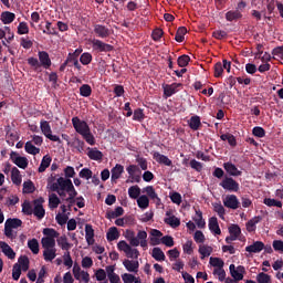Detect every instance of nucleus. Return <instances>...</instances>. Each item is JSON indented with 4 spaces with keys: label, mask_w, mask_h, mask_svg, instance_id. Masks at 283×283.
<instances>
[{
    "label": "nucleus",
    "mask_w": 283,
    "mask_h": 283,
    "mask_svg": "<svg viewBox=\"0 0 283 283\" xmlns=\"http://www.w3.org/2000/svg\"><path fill=\"white\" fill-rule=\"evenodd\" d=\"M72 125L76 134H80L87 145H96V137H94V134H92V129L90 128V124H87V122L82 120L78 118V116H75L72 118Z\"/></svg>",
    "instance_id": "nucleus-1"
},
{
    "label": "nucleus",
    "mask_w": 283,
    "mask_h": 283,
    "mask_svg": "<svg viewBox=\"0 0 283 283\" xmlns=\"http://www.w3.org/2000/svg\"><path fill=\"white\" fill-rule=\"evenodd\" d=\"M38 56L39 59L29 57L27 60L28 65H30L34 72H39L41 67L44 70H50V67H52V60L50 59V54L46 51H39Z\"/></svg>",
    "instance_id": "nucleus-2"
},
{
    "label": "nucleus",
    "mask_w": 283,
    "mask_h": 283,
    "mask_svg": "<svg viewBox=\"0 0 283 283\" xmlns=\"http://www.w3.org/2000/svg\"><path fill=\"white\" fill-rule=\"evenodd\" d=\"M54 180H56L55 177H51L48 180V189H50L51 191H59V190L67 191V189L72 185V179H65L63 177H60L57 178L56 182H54Z\"/></svg>",
    "instance_id": "nucleus-3"
},
{
    "label": "nucleus",
    "mask_w": 283,
    "mask_h": 283,
    "mask_svg": "<svg viewBox=\"0 0 283 283\" xmlns=\"http://www.w3.org/2000/svg\"><path fill=\"white\" fill-rule=\"evenodd\" d=\"M222 189L233 193L240 191V184L233 179V177L226 176L222 181L219 184Z\"/></svg>",
    "instance_id": "nucleus-4"
},
{
    "label": "nucleus",
    "mask_w": 283,
    "mask_h": 283,
    "mask_svg": "<svg viewBox=\"0 0 283 283\" xmlns=\"http://www.w3.org/2000/svg\"><path fill=\"white\" fill-rule=\"evenodd\" d=\"M40 129H41L43 136H45V138H48L49 140H52V143L61 144V137H59L56 135H52V126H50V122L41 120Z\"/></svg>",
    "instance_id": "nucleus-5"
},
{
    "label": "nucleus",
    "mask_w": 283,
    "mask_h": 283,
    "mask_svg": "<svg viewBox=\"0 0 283 283\" xmlns=\"http://www.w3.org/2000/svg\"><path fill=\"white\" fill-rule=\"evenodd\" d=\"M43 202H45L43 197L33 200V216H35L38 220H43L45 218V208H43Z\"/></svg>",
    "instance_id": "nucleus-6"
},
{
    "label": "nucleus",
    "mask_w": 283,
    "mask_h": 283,
    "mask_svg": "<svg viewBox=\"0 0 283 283\" xmlns=\"http://www.w3.org/2000/svg\"><path fill=\"white\" fill-rule=\"evenodd\" d=\"M91 43L95 52H114V45L107 44L98 39H93Z\"/></svg>",
    "instance_id": "nucleus-7"
},
{
    "label": "nucleus",
    "mask_w": 283,
    "mask_h": 283,
    "mask_svg": "<svg viewBox=\"0 0 283 283\" xmlns=\"http://www.w3.org/2000/svg\"><path fill=\"white\" fill-rule=\"evenodd\" d=\"M10 160H12L13 165H17L20 169H28L29 161L25 157L19 156V153L11 151Z\"/></svg>",
    "instance_id": "nucleus-8"
},
{
    "label": "nucleus",
    "mask_w": 283,
    "mask_h": 283,
    "mask_svg": "<svg viewBox=\"0 0 283 283\" xmlns=\"http://www.w3.org/2000/svg\"><path fill=\"white\" fill-rule=\"evenodd\" d=\"M178 87H182V83L163 84L165 98H171L174 94H178Z\"/></svg>",
    "instance_id": "nucleus-9"
},
{
    "label": "nucleus",
    "mask_w": 283,
    "mask_h": 283,
    "mask_svg": "<svg viewBox=\"0 0 283 283\" xmlns=\"http://www.w3.org/2000/svg\"><path fill=\"white\" fill-rule=\"evenodd\" d=\"M126 171L129 176L130 182H140V168L136 165H129L126 168Z\"/></svg>",
    "instance_id": "nucleus-10"
},
{
    "label": "nucleus",
    "mask_w": 283,
    "mask_h": 283,
    "mask_svg": "<svg viewBox=\"0 0 283 283\" xmlns=\"http://www.w3.org/2000/svg\"><path fill=\"white\" fill-rule=\"evenodd\" d=\"M230 275L233 277L235 282H240L241 280H244V266L239 265L235 269V264H230Z\"/></svg>",
    "instance_id": "nucleus-11"
},
{
    "label": "nucleus",
    "mask_w": 283,
    "mask_h": 283,
    "mask_svg": "<svg viewBox=\"0 0 283 283\" xmlns=\"http://www.w3.org/2000/svg\"><path fill=\"white\" fill-rule=\"evenodd\" d=\"M223 206L227 207V209H240V200H238V196L235 195H228L223 199Z\"/></svg>",
    "instance_id": "nucleus-12"
},
{
    "label": "nucleus",
    "mask_w": 283,
    "mask_h": 283,
    "mask_svg": "<svg viewBox=\"0 0 283 283\" xmlns=\"http://www.w3.org/2000/svg\"><path fill=\"white\" fill-rule=\"evenodd\" d=\"M93 32L96 36H98V39H107L112 34L109 28L103 24H95Z\"/></svg>",
    "instance_id": "nucleus-13"
},
{
    "label": "nucleus",
    "mask_w": 283,
    "mask_h": 283,
    "mask_svg": "<svg viewBox=\"0 0 283 283\" xmlns=\"http://www.w3.org/2000/svg\"><path fill=\"white\" fill-rule=\"evenodd\" d=\"M223 169L230 176H233V177L242 176V171L239 170L238 167L231 161L224 163L223 164Z\"/></svg>",
    "instance_id": "nucleus-14"
},
{
    "label": "nucleus",
    "mask_w": 283,
    "mask_h": 283,
    "mask_svg": "<svg viewBox=\"0 0 283 283\" xmlns=\"http://www.w3.org/2000/svg\"><path fill=\"white\" fill-rule=\"evenodd\" d=\"M153 158L154 160H156V163H159V165H165L166 167H171L174 165V163L171 161V159H169V157L158 151H155L153 154Z\"/></svg>",
    "instance_id": "nucleus-15"
},
{
    "label": "nucleus",
    "mask_w": 283,
    "mask_h": 283,
    "mask_svg": "<svg viewBox=\"0 0 283 283\" xmlns=\"http://www.w3.org/2000/svg\"><path fill=\"white\" fill-rule=\"evenodd\" d=\"M125 172V167L120 164H116L115 167L112 168L111 170V180L112 182L118 180L120 176Z\"/></svg>",
    "instance_id": "nucleus-16"
},
{
    "label": "nucleus",
    "mask_w": 283,
    "mask_h": 283,
    "mask_svg": "<svg viewBox=\"0 0 283 283\" xmlns=\"http://www.w3.org/2000/svg\"><path fill=\"white\" fill-rule=\"evenodd\" d=\"M123 265L125 266L126 271H128V273H137L138 268L140 266L138 261H132L129 259H125L123 261Z\"/></svg>",
    "instance_id": "nucleus-17"
},
{
    "label": "nucleus",
    "mask_w": 283,
    "mask_h": 283,
    "mask_svg": "<svg viewBox=\"0 0 283 283\" xmlns=\"http://www.w3.org/2000/svg\"><path fill=\"white\" fill-rule=\"evenodd\" d=\"M260 222H262V216H256V217L250 219L245 223L247 231L249 233H253V231H255V229H258L256 224H260Z\"/></svg>",
    "instance_id": "nucleus-18"
},
{
    "label": "nucleus",
    "mask_w": 283,
    "mask_h": 283,
    "mask_svg": "<svg viewBox=\"0 0 283 283\" xmlns=\"http://www.w3.org/2000/svg\"><path fill=\"white\" fill-rule=\"evenodd\" d=\"M144 193H146L148 198H150V200H154L157 207H159L161 200L158 198V193H156V189H154V186H147L146 188H144Z\"/></svg>",
    "instance_id": "nucleus-19"
},
{
    "label": "nucleus",
    "mask_w": 283,
    "mask_h": 283,
    "mask_svg": "<svg viewBox=\"0 0 283 283\" xmlns=\"http://www.w3.org/2000/svg\"><path fill=\"white\" fill-rule=\"evenodd\" d=\"M248 253H261L264 251V242L255 241L253 244L245 247Z\"/></svg>",
    "instance_id": "nucleus-20"
},
{
    "label": "nucleus",
    "mask_w": 283,
    "mask_h": 283,
    "mask_svg": "<svg viewBox=\"0 0 283 283\" xmlns=\"http://www.w3.org/2000/svg\"><path fill=\"white\" fill-rule=\"evenodd\" d=\"M15 19L17 14L10 11H3L0 15V21H2L4 25H10V23H12Z\"/></svg>",
    "instance_id": "nucleus-21"
},
{
    "label": "nucleus",
    "mask_w": 283,
    "mask_h": 283,
    "mask_svg": "<svg viewBox=\"0 0 283 283\" xmlns=\"http://www.w3.org/2000/svg\"><path fill=\"white\" fill-rule=\"evenodd\" d=\"M85 240L90 247H92V244H94V242H95L94 241V228L90 223L85 224Z\"/></svg>",
    "instance_id": "nucleus-22"
},
{
    "label": "nucleus",
    "mask_w": 283,
    "mask_h": 283,
    "mask_svg": "<svg viewBox=\"0 0 283 283\" xmlns=\"http://www.w3.org/2000/svg\"><path fill=\"white\" fill-rule=\"evenodd\" d=\"M208 227L214 235H220L222 231L220 230V224H218V218L212 217L209 219Z\"/></svg>",
    "instance_id": "nucleus-23"
},
{
    "label": "nucleus",
    "mask_w": 283,
    "mask_h": 283,
    "mask_svg": "<svg viewBox=\"0 0 283 283\" xmlns=\"http://www.w3.org/2000/svg\"><path fill=\"white\" fill-rule=\"evenodd\" d=\"M188 125L190 129H192V132H198V129L202 127V122L200 120V116L195 115L190 117V119L188 120Z\"/></svg>",
    "instance_id": "nucleus-24"
},
{
    "label": "nucleus",
    "mask_w": 283,
    "mask_h": 283,
    "mask_svg": "<svg viewBox=\"0 0 283 283\" xmlns=\"http://www.w3.org/2000/svg\"><path fill=\"white\" fill-rule=\"evenodd\" d=\"M11 181L17 187L21 186V182H22L21 171L17 167H13L11 169Z\"/></svg>",
    "instance_id": "nucleus-25"
},
{
    "label": "nucleus",
    "mask_w": 283,
    "mask_h": 283,
    "mask_svg": "<svg viewBox=\"0 0 283 283\" xmlns=\"http://www.w3.org/2000/svg\"><path fill=\"white\" fill-rule=\"evenodd\" d=\"M1 250L2 253L7 255V258H9V260H14V258H17V253L13 249H11V247L6 241L2 242Z\"/></svg>",
    "instance_id": "nucleus-26"
},
{
    "label": "nucleus",
    "mask_w": 283,
    "mask_h": 283,
    "mask_svg": "<svg viewBox=\"0 0 283 283\" xmlns=\"http://www.w3.org/2000/svg\"><path fill=\"white\" fill-rule=\"evenodd\" d=\"M87 149V156L91 160H103V151L90 147Z\"/></svg>",
    "instance_id": "nucleus-27"
},
{
    "label": "nucleus",
    "mask_w": 283,
    "mask_h": 283,
    "mask_svg": "<svg viewBox=\"0 0 283 283\" xmlns=\"http://www.w3.org/2000/svg\"><path fill=\"white\" fill-rule=\"evenodd\" d=\"M118 238H120L118 228L116 227L109 228L108 232L106 233V239L108 240V242H114V240H118Z\"/></svg>",
    "instance_id": "nucleus-28"
},
{
    "label": "nucleus",
    "mask_w": 283,
    "mask_h": 283,
    "mask_svg": "<svg viewBox=\"0 0 283 283\" xmlns=\"http://www.w3.org/2000/svg\"><path fill=\"white\" fill-rule=\"evenodd\" d=\"M51 164H52V157H50L49 155L44 156L38 168L39 174H43V171H45V169H48V167H50Z\"/></svg>",
    "instance_id": "nucleus-29"
},
{
    "label": "nucleus",
    "mask_w": 283,
    "mask_h": 283,
    "mask_svg": "<svg viewBox=\"0 0 283 283\" xmlns=\"http://www.w3.org/2000/svg\"><path fill=\"white\" fill-rule=\"evenodd\" d=\"M123 213H125V209H123V207H117V208H115L114 211L107 212L106 218H107V220H114L116 218H120V216H123Z\"/></svg>",
    "instance_id": "nucleus-30"
},
{
    "label": "nucleus",
    "mask_w": 283,
    "mask_h": 283,
    "mask_svg": "<svg viewBox=\"0 0 283 283\" xmlns=\"http://www.w3.org/2000/svg\"><path fill=\"white\" fill-rule=\"evenodd\" d=\"M56 242L62 251H67L69 249H72V244H70V242H67L66 235L57 237Z\"/></svg>",
    "instance_id": "nucleus-31"
},
{
    "label": "nucleus",
    "mask_w": 283,
    "mask_h": 283,
    "mask_svg": "<svg viewBox=\"0 0 283 283\" xmlns=\"http://www.w3.org/2000/svg\"><path fill=\"white\" fill-rule=\"evenodd\" d=\"M128 196L132 200H138L140 198V187L138 185L130 186L128 188Z\"/></svg>",
    "instance_id": "nucleus-32"
},
{
    "label": "nucleus",
    "mask_w": 283,
    "mask_h": 283,
    "mask_svg": "<svg viewBox=\"0 0 283 283\" xmlns=\"http://www.w3.org/2000/svg\"><path fill=\"white\" fill-rule=\"evenodd\" d=\"M143 249H147V231L139 230L137 237H135Z\"/></svg>",
    "instance_id": "nucleus-33"
},
{
    "label": "nucleus",
    "mask_w": 283,
    "mask_h": 283,
    "mask_svg": "<svg viewBox=\"0 0 283 283\" xmlns=\"http://www.w3.org/2000/svg\"><path fill=\"white\" fill-rule=\"evenodd\" d=\"M151 256L157 262H165V260H166L165 252H163V249H160V248H154Z\"/></svg>",
    "instance_id": "nucleus-34"
},
{
    "label": "nucleus",
    "mask_w": 283,
    "mask_h": 283,
    "mask_svg": "<svg viewBox=\"0 0 283 283\" xmlns=\"http://www.w3.org/2000/svg\"><path fill=\"white\" fill-rule=\"evenodd\" d=\"M238 19H242V12H240L239 10H231L226 13L227 21H238Z\"/></svg>",
    "instance_id": "nucleus-35"
},
{
    "label": "nucleus",
    "mask_w": 283,
    "mask_h": 283,
    "mask_svg": "<svg viewBox=\"0 0 283 283\" xmlns=\"http://www.w3.org/2000/svg\"><path fill=\"white\" fill-rule=\"evenodd\" d=\"M41 243L44 250L55 249L54 247H56V240L48 237L42 238Z\"/></svg>",
    "instance_id": "nucleus-36"
},
{
    "label": "nucleus",
    "mask_w": 283,
    "mask_h": 283,
    "mask_svg": "<svg viewBox=\"0 0 283 283\" xmlns=\"http://www.w3.org/2000/svg\"><path fill=\"white\" fill-rule=\"evenodd\" d=\"M24 149L27 154H31V156H36V154H41V148H36V146L32 144V142H27L24 145Z\"/></svg>",
    "instance_id": "nucleus-37"
},
{
    "label": "nucleus",
    "mask_w": 283,
    "mask_h": 283,
    "mask_svg": "<svg viewBox=\"0 0 283 283\" xmlns=\"http://www.w3.org/2000/svg\"><path fill=\"white\" fill-rule=\"evenodd\" d=\"M72 147L76 149L80 154H83L85 151V142L81 140V138L75 137L72 142Z\"/></svg>",
    "instance_id": "nucleus-38"
},
{
    "label": "nucleus",
    "mask_w": 283,
    "mask_h": 283,
    "mask_svg": "<svg viewBox=\"0 0 283 283\" xmlns=\"http://www.w3.org/2000/svg\"><path fill=\"white\" fill-rule=\"evenodd\" d=\"M45 262H52L56 258V248L46 249L43 251Z\"/></svg>",
    "instance_id": "nucleus-39"
},
{
    "label": "nucleus",
    "mask_w": 283,
    "mask_h": 283,
    "mask_svg": "<svg viewBox=\"0 0 283 283\" xmlns=\"http://www.w3.org/2000/svg\"><path fill=\"white\" fill-rule=\"evenodd\" d=\"M193 221L196 222L198 229H205L207 222H205V219H202V211L196 210V217L193 218Z\"/></svg>",
    "instance_id": "nucleus-40"
},
{
    "label": "nucleus",
    "mask_w": 283,
    "mask_h": 283,
    "mask_svg": "<svg viewBox=\"0 0 283 283\" xmlns=\"http://www.w3.org/2000/svg\"><path fill=\"white\" fill-rule=\"evenodd\" d=\"M166 224H169L171 229H177V227H180V220L176 216L168 217L164 220Z\"/></svg>",
    "instance_id": "nucleus-41"
},
{
    "label": "nucleus",
    "mask_w": 283,
    "mask_h": 283,
    "mask_svg": "<svg viewBox=\"0 0 283 283\" xmlns=\"http://www.w3.org/2000/svg\"><path fill=\"white\" fill-rule=\"evenodd\" d=\"M18 262H19V265H20V269L22 271H28L30 269V259H28L27 255H21L19 259H18Z\"/></svg>",
    "instance_id": "nucleus-42"
},
{
    "label": "nucleus",
    "mask_w": 283,
    "mask_h": 283,
    "mask_svg": "<svg viewBox=\"0 0 283 283\" xmlns=\"http://www.w3.org/2000/svg\"><path fill=\"white\" fill-rule=\"evenodd\" d=\"M28 248L34 255H39V240L36 239L29 240Z\"/></svg>",
    "instance_id": "nucleus-43"
},
{
    "label": "nucleus",
    "mask_w": 283,
    "mask_h": 283,
    "mask_svg": "<svg viewBox=\"0 0 283 283\" xmlns=\"http://www.w3.org/2000/svg\"><path fill=\"white\" fill-rule=\"evenodd\" d=\"M185 34H187V27H180L175 35L177 43H182V41H185Z\"/></svg>",
    "instance_id": "nucleus-44"
},
{
    "label": "nucleus",
    "mask_w": 283,
    "mask_h": 283,
    "mask_svg": "<svg viewBox=\"0 0 283 283\" xmlns=\"http://www.w3.org/2000/svg\"><path fill=\"white\" fill-rule=\"evenodd\" d=\"M80 95L84 98H90V96H92V86H90V84H83L80 87Z\"/></svg>",
    "instance_id": "nucleus-45"
},
{
    "label": "nucleus",
    "mask_w": 283,
    "mask_h": 283,
    "mask_svg": "<svg viewBox=\"0 0 283 283\" xmlns=\"http://www.w3.org/2000/svg\"><path fill=\"white\" fill-rule=\"evenodd\" d=\"M7 226H9L11 229H19V227H21V224H23V221H21V219H17V218H9L7 219L6 223Z\"/></svg>",
    "instance_id": "nucleus-46"
},
{
    "label": "nucleus",
    "mask_w": 283,
    "mask_h": 283,
    "mask_svg": "<svg viewBox=\"0 0 283 283\" xmlns=\"http://www.w3.org/2000/svg\"><path fill=\"white\" fill-rule=\"evenodd\" d=\"M263 205L266 207H277L279 209H282V201L271 198H264Z\"/></svg>",
    "instance_id": "nucleus-47"
},
{
    "label": "nucleus",
    "mask_w": 283,
    "mask_h": 283,
    "mask_svg": "<svg viewBox=\"0 0 283 283\" xmlns=\"http://www.w3.org/2000/svg\"><path fill=\"white\" fill-rule=\"evenodd\" d=\"M199 253L201 256V260H205V258H209L211 253H213V248L207 247V245H201L199 247Z\"/></svg>",
    "instance_id": "nucleus-48"
},
{
    "label": "nucleus",
    "mask_w": 283,
    "mask_h": 283,
    "mask_svg": "<svg viewBox=\"0 0 283 283\" xmlns=\"http://www.w3.org/2000/svg\"><path fill=\"white\" fill-rule=\"evenodd\" d=\"M137 205L139 209H147L149 207V197L143 195L137 199Z\"/></svg>",
    "instance_id": "nucleus-49"
},
{
    "label": "nucleus",
    "mask_w": 283,
    "mask_h": 283,
    "mask_svg": "<svg viewBox=\"0 0 283 283\" xmlns=\"http://www.w3.org/2000/svg\"><path fill=\"white\" fill-rule=\"evenodd\" d=\"M190 61H191V57L187 54H184L177 59V65L179 67H187V65H189Z\"/></svg>",
    "instance_id": "nucleus-50"
},
{
    "label": "nucleus",
    "mask_w": 283,
    "mask_h": 283,
    "mask_svg": "<svg viewBox=\"0 0 283 283\" xmlns=\"http://www.w3.org/2000/svg\"><path fill=\"white\" fill-rule=\"evenodd\" d=\"M117 249L119 251H123L124 253H126V255H129V253H132V245H129L128 243H126V241H119L117 243Z\"/></svg>",
    "instance_id": "nucleus-51"
},
{
    "label": "nucleus",
    "mask_w": 283,
    "mask_h": 283,
    "mask_svg": "<svg viewBox=\"0 0 283 283\" xmlns=\"http://www.w3.org/2000/svg\"><path fill=\"white\" fill-rule=\"evenodd\" d=\"M210 265L214 269H224V261L220 258H210Z\"/></svg>",
    "instance_id": "nucleus-52"
},
{
    "label": "nucleus",
    "mask_w": 283,
    "mask_h": 283,
    "mask_svg": "<svg viewBox=\"0 0 283 283\" xmlns=\"http://www.w3.org/2000/svg\"><path fill=\"white\" fill-rule=\"evenodd\" d=\"M49 205L51 209H56L59 205H61V199H59V196L56 193H52L49 198Z\"/></svg>",
    "instance_id": "nucleus-53"
},
{
    "label": "nucleus",
    "mask_w": 283,
    "mask_h": 283,
    "mask_svg": "<svg viewBox=\"0 0 283 283\" xmlns=\"http://www.w3.org/2000/svg\"><path fill=\"white\" fill-rule=\"evenodd\" d=\"M126 234H127V238L129 239L130 247H139L140 245V241H138V239L134 235V231L127 230Z\"/></svg>",
    "instance_id": "nucleus-54"
},
{
    "label": "nucleus",
    "mask_w": 283,
    "mask_h": 283,
    "mask_svg": "<svg viewBox=\"0 0 283 283\" xmlns=\"http://www.w3.org/2000/svg\"><path fill=\"white\" fill-rule=\"evenodd\" d=\"M22 212L24 216H32L34 208H32V203H30V201H24L22 203Z\"/></svg>",
    "instance_id": "nucleus-55"
},
{
    "label": "nucleus",
    "mask_w": 283,
    "mask_h": 283,
    "mask_svg": "<svg viewBox=\"0 0 283 283\" xmlns=\"http://www.w3.org/2000/svg\"><path fill=\"white\" fill-rule=\"evenodd\" d=\"M34 182L32 180H28L23 182V193H34Z\"/></svg>",
    "instance_id": "nucleus-56"
},
{
    "label": "nucleus",
    "mask_w": 283,
    "mask_h": 283,
    "mask_svg": "<svg viewBox=\"0 0 283 283\" xmlns=\"http://www.w3.org/2000/svg\"><path fill=\"white\" fill-rule=\"evenodd\" d=\"M229 233H230V235L238 239V238H240V233H242V229H240V226H238V224H232L229 227Z\"/></svg>",
    "instance_id": "nucleus-57"
},
{
    "label": "nucleus",
    "mask_w": 283,
    "mask_h": 283,
    "mask_svg": "<svg viewBox=\"0 0 283 283\" xmlns=\"http://www.w3.org/2000/svg\"><path fill=\"white\" fill-rule=\"evenodd\" d=\"M43 235H46V238H52V240H54V238H59V232L56 230H54L53 228H45L42 231Z\"/></svg>",
    "instance_id": "nucleus-58"
},
{
    "label": "nucleus",
    "mask_w": 283,
    "mask_h": 283,
    "mask_svg": "<svg viewBox=\"0 0 283 283\" xmlns=\"http://www.w3.org/2000/svg\"><path fill=\"white\" fill-rule=\"evenodd\" d=\"M133 120H138V123H142V120H145V113L142 108H137L134 111Z\"/></svg>",
    "instance_id": "nucleus-59"
},
{
    "label": "nucleus",
    "mask_w": 283,
    "mask_h": 283,
    "mask_svg": "<svg viewBox=\"0 0 283 283\" xmlns=\"http://www.w3.org/2000/svg\"><path fill=\"white\" fill-rule=\"evenodd\" d=\"M30 27H28V22H20L18 25V34H29Z\"/></svg>",
    "instance_id": "nucleus-60"
},
{
    "label": "nucleus",
    "mask_w": 283,
    "mask_h": 283,
    "mask_svg": "<svg viewBox=\"0 0 283 283\" xmlns=\"http://www.w3.org/2000/svg\"><path fill=\"white\" fill-rule=\"evenodd\" d=\"M80 62L82 63V65H90V63H92V55H91V53H88V52L83 53L80 56Z\"/></svg>",
    "instance_id": "nucleus-61"
},
{
    "label": "nucleus",
    "mask_w": 283,
    "mask_h": 283,
    "mask_svg": "<svg viewBox=\"0 0 283 283\" xmlns=\"http://www.w3.org/2000/svg\"><path fill=\"white\" fill-rule=\"evenodd\" d=\"M256 281L259 283H269V282H271V275H269L264 272H261V273L258 274Z\"/></svg>",
    "instance_id": "nucleus-62"
},
{
    "label": "nucleus",
    "mask_w": 283,
    "mask_h": 283,
    "mask_svg": "<svg viewBox=\"0 0 283 283\" xmlns=\"http://www.w3.org/2000/svg\"><path fill=\"white\" fill-rule=\"evenodd\" d=\"M19 277H21V265L19 263H15L12 270V279L18 281Z\"/></svg>",
    "instance_id": "nucleus-63"
},
{
    "label": "nucleus",
    "mask_w": 283,
    "mask_h": 283,
    "mask_svg": "<svg viewBox=\"0 0 283 283\" xmlns=\"http://www.w3.org/2000/svg\"><path fill=\"white\" fill-rule=\"evenodd\" d=\"M272 55L274 60L275 56H277V59H281V61H283V45L274 48L272 50Z\"/></svg>",
    "instance_id": "nucleus-64"
}]
</instances>
